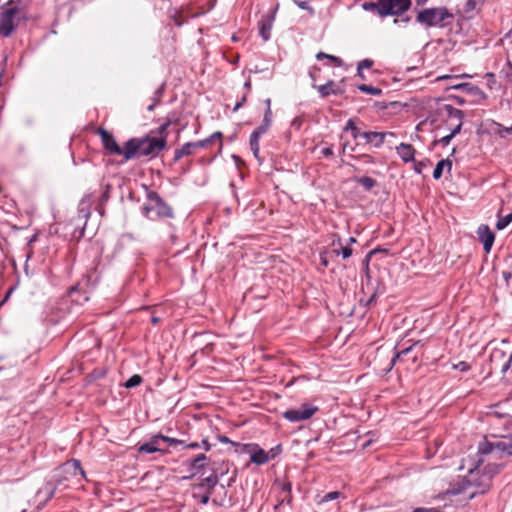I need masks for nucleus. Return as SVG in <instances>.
Returning a JSON list of instances; mask_svg holds the SVG:
<instances>
[{
    "instance_id": "nucleus-1",
    "label": "nucleus",
    "mask_w": 512,
    "mask_h": 512,
    "mask_svg": "<svg viewBox=\"0 0 512 512\" xmlns=\"http://www.w3.org/2000/svg\"><path fill=\"white\" fill-rule=\"evenodd\" d=\"M482 463L483 459H470L467 467L468 476L452 485L448 493L451 495H459L465 493L471 486L475 487L476 490L468 493V499L474 498L477 494L486 493L492 485L493 477L499 472V466L496 464H488L480 470Z\"/></svg>"
},
{
    "instance_id": "nucleus-2",
    "label": "nucleus",
    "mask_w": 512,
    "mask_h": 512,
    "mask_svg": "<svg viewBox=\"0 0 512 512\" xmlns=\"http://www.w3.org/2000/svg\"><path fill=\"white\" fill-rule=\"evenodd\" d=\"M148 202L144 205L145 216L151 220L158 218H172L173 209L159 196L158 193L150 191L147 194Z\"/></svg>"
},
{
    "instance_id": "nucleus-3",
    "label": "nucleus",
    "mask_w": 512,
    "mask_h": 512,
    "mask_svg": "<svg viewBox=\"0 0 512 512\" xmlns=\"http://www.w3.org/2000/svg\"><path fill=\"white\" fill-rule=\"evenodd\" d=\"M30 2L31 0H9L6 3V8L0 14V35L9 37L14 32V18L21 9L17 4L26 7Z\"/></svg>"
},
{
    "instance_id": "nucleus-4",
    "label": "nucleus",
    "mask_w": 512,
    "mask_h": 512,
    "mask_svg": "<svg viewBox=\"0 0 512 512\" xmlns=\"http://www.w3.org/2000/svg\"><path fill=\"white\" fill-rule=\"evenodd\" d=\"M452 15L445 7L426 8L417 15V22L426 27L442 26L443 22Z\"/></svg>"
},
{
    "instance_id": "nucleus-5",
    "label": "nucleus",
    "mask_w": 512,
    "mask_h": 512,
    "mask_svg": "<svg viewBox=\"0 0 512 512\" xmlns=\"http://www.w3.org/2000/svg\"><path fill=\"white\" fill-rule=\"evenodd\" d=\"M411 6V0H381L380 17L401 16Z\"/></svg>"
},
{
    "instance_id": "nucleus-6",
    "label": "nucleus",
    "mask_w": 512,
    "mask_h": 512,
    "mask_svg": "<svg viewBox=\"0 0 512 512\" xmlns=\"http://www.w3.org/2000/svg\"><path fill=\"white\" fill-rule=\"evenodd\" d=\"M319 408L310 403H303L299 408L288 409L283 413V417L289 422H301L310 419Z\"/></svg>"
},
{
    "instance_id": "nucleus-7",
    "label": "nucleus",
    "mask_w": 512,
    "mask_h": 512,
    "mask_svg": "<svg viewBox=\"0 0 512 512\" xmlns=\"http://www.w3.org/2000/svg\"><path fill=\"white\" fill-rule=\"evenodd\" d=\"M57 476L61 478L57 481V486H59L62 480L68 481L70 477L76 478L77 480L85 478V472L79 460L71 459L59 468Z\"/></svg>"
},
{
    "instance_id": "nucleus-8",
    "label": "nucleus",
    "mask_w": 512,
    "mask_h": 512,
    "mask_svg": "<svg viewBox=\"0 0 512 512\" xmlns=\"http://www.w3.org/2000/svg\"><path fill=\"white\" fill-rule=\"evenodd\" d=\"M167 144L165 137H145L139 139L140 155L156 156L160 151L165 149Z\"/></svg>"
},
{
    "instance_id": "nucleus-9",
    "label": "nucleus",
    "mask_w": 512,
    "mask_h": 512,
    "mask_svg": "<svg viewBox=\"0 0 512 512\" xmlns=\"http://www.w3.org/2000/svg\"><path fill=\"white\" fill-rule=\"evenodd\" d=\"M244 451L250 455V460L256 465H263L267 463L274 455H270L257 444H244Z\"/></svg>"
},
{
    "instance_id": "nucleus-10",
    "label": "nucleus",
    "mask_w": 512,
    "mask_h": 512,
    "mask_svg": "<svg viewBox=\"0 0 512 512\" xmlns=\"http://www.w3.org/2000/svg\"><path fill=\"white\" fill-rule=\"evenodd\" d=\"M279 8V4L276 3L270 10L269 14L262 17L259 22V35L264 41H268L271 37V30L275 21V15Z\"/></svg>"
},
{
    "instance_id": "nucleus-11",
    "label": "nucleus",
    "mask_w": 512,
    "mask_h": 512,
    "mask_svg": "<svg viewBox=\"0 0 512 512\" xmlns=\"http://www.w3.org/2000/svg\"><path fill=\"white\" fill-rule=\"evenodd\" d=\"M445 117H446V125L450 131L457 125L461 123L463 125V111L453 107L452 105L446 104L442 109Z\"/></svg>"
},
{
    "instance_id": "nucleus-12",
    "label": "nucleus",
    "mask_w": 512,
    "mask_h": 512,
    "mask_svg": "<svg viewBox=\"0 0 512 512\" xmlns=\"http://www.w3.org/2000/svg\"><path fill=\"white\" fill-rule=\"evenodd\" d=\"M477 238L483 244V249L486 253H489L495 241V234L486 224H481L477 231Z\"/></svg>"
},
{
    "instance_id": "nucleus-13",
    "label": "nucleus",
    "mask_w": 512,
    "mask_h": 512,
    "mask_svg": "<svg viewBox=\"0 0 512 512\" xmlns=\"http://www.w3.org/2000/svg\"><path fill=\"white\" fill-rule=\"evenodd\" d=\"M395 134L393 132H363L361 134V137L366 140L368 144H371L375 148H380L384 142L387 136H394Z\"/></svg>"
},
{
    "instance_id": "nucleus-14",
    "label": "nucleus",
    "mask_w": 512,
    "mask_h": 512,
    "mask_svg": "<svg viewBox=\"0 0 512 512\" xmlns=\"http://www.w3.org/2000/svg\"><path fill=\"white\" fill-rule=\"evenodd\" d=\"M98 134L101 137V141L105 149L114 154L121 152V147L117 144L114 136L111 133L103 128H100L98 130Z\"/></svg>"
},
{
    "instance_id": "nucleus-15",
    "label": "nucleus",
    "mask_w": 512,
    "mask_h": 512,
    "mask_svg": "<svg viewBox=\"0 0 512 512\" xmlns=\"http://www.w3.org/2000/svg\"><path fill=\"white\" fill-rule=\"evenodd\" d=\"M161 439H159V433L153 435L149 441L146 443L141 444L138 447L139 453H155V452H166L164 448L161 447Z\"/></svg>"
},
{
    "instance_id": "nucleus-16",
    "label": "nucleus",
    "mask_w": 512,
    "mask_h": 512,
    "mask_svg": "<svg viewBox=\"0 0 512 512\" xmlns=\"http://www.w3.org/2000/svg\"><path fill=\"white\" fill-rule=\"evenodd\" d=\"M137 153L140 154L139 139L132 138L125 143L124 148H121V152L117 155H122L128 161L134 158Z\"/></svg>"
},
{
    "instance_id": "nucleus-17",
    "label": "nucleus",
    "mask_w": 512,
    "mask_h": 512,
    "mask_svg": "<svg viewBox=\"0 0 512 512\" xmlns=\"http://www.w3.org/2000/svg\"><path fill=\"white\" fill-rule=\"evenodd\" d=\"M497 360H503V364L500 368L502 374H505L511 367L512 354H507L503 350H494L491 354V361L494 363Z\"/></svg>"
},
{
    "instance_id": "nucleus-18",
    "label": "nucleus",
    "mask_w": 512,
    "mask_h": 512,
    "mask_svg": "<svg viewBox=\"0 0 512 512\" xmlns=\"http://www.w3.org/2000/svg\"><path fill=\"white\" fill-rule=\"evenodd\" d=\"M208 462V457L205 454H199L189 462L190 471L192 475L200 474L204 475V470Z\"/></svg>"
},
{
    "instance_id": "nucleus-19",
    "label": "nucleus",
    "mask_w": 512,
    "mask_h": 512,
    "mask_svg": "<svg viewBox=\"0 0 512 512\" xmlns=\"http://www.w3.org/2000/svg\"><path fill=\"white\" fill-rule=\"evenodd\" d=\"M317 91L319 92L320 96L322 98H326L330 95H340L342 94V90L338 88L336 83L332 80L328 81L327 83L319 86H314Z\"/></svg>"
},
{
    "instance_id": "nucleus-20",
    "label": "nucleus",
    "mask_w": 512,
    "mask_h": 512,
    "mask_svg": "<svg viewBox=\"0 0 512 512\" xmlns=\"http://www.w3.org/2000/svg\"><path fill=\"white\" fill-rule=\"evenodd\" d=\"M398 156L404 161V162H411L414 161L415 157V149L412 145L407 143H401L398 147H396Z\"/></svg>"
},
{
    "instance_id": "nucleus-21",
    "label": "nucleus",
    "mask_w": 512,
    "mask_h": 512,
    "mask_svg": "<svg viewBox=\"0 0 512 512\" xmlns=\"http://www.w3.org/2000/svg\"><path fill=\"white\" fill-rule=\"evenodd\" d=\"M450 88L455 89V90H461V91H464V92L474 95V96H478V95L483 96L484 95L482 90L478 86H476L472 83H456V84H452L450 86Z\"/></svg>"
},
{
    "instance_id": "nucleus-22",
    "label": "nucleus",
    "mask_w": 512,
    "mask_h": 512,
    "mask_svg": "<svg viewBox=\"0 0 512 512\" xmlns=\"http://www.w3.org/2000/svg\"><path fill=\"white\" fill-rule=\"evenodd\" d=\"M222 133L220 131H216L213 134H211L208 138H205L203 140L195 141V145L197 149L206 148L208 145L218 142L219 148H222Z\"/></svg>"
},
{
    "instance_id": "nucleus-23",
    "label": "nucleus",
    "mask_w": 512,
    "mask_h": 512,
    "mask_svg": "<svg viewBox=\"0 0 512 512\" xmlns=\"http://www.w3.org/2000/svg\"><path fill=\"white\" fill-rule=\"evenodd\" d=\"M196 149L197 147L195 142L185 143L181 148L175 150L173 158L174 162L179 161L184 156L192 155Z\"/></svg>"
},
{
    "instance_id": "nucleus-24",
    "label": "nucleus",
    "mask_w": 512,
    "mask_h": 512,
    "mask_svg": "<svg viewBox=\"0 0 512 512\" xmlns=\"http://www.w3.org/2000/svg\"><path fill=\"white\" fill-rule=\"evenodd\" d=\"M262 135H264V133H260L256 129L250 135V139H249L250 148H251V151L253 152V155L256 158H259V153H260L259 141H260V138Z\"/></svg>"
},
{
    "instance_id": "nucleus-25",
    "label": "nucleus",
    "mask_w": 512,
    "mask_h": 512,
    "mask_svg": "<svg viewBox=\"0 0 512 512\" xmlns=\"http://www.w3.org/2000/svg\"><path fill=\"white\" fill-rule=\"evenodd\" d=\"M496 451L495 442L483 441L479 443L478 453L476 455L477 459H482L481 456L488 455L492 452Z\"/></svg>"
},
{
    "instance_id": "nucleus-26",
    "label": "nucleus",
    "mask_w": 512,
    "mask_h": 512,
    "mask_svg": "<svg viewBox=\"0 0 512 512\" xmlns=\"http://www.w3.org/2000/svg\"><path fill=\"white\" fill-rule=\"evenodd\" d=\"M495 447L496 451L512 456V434L507 437L506 441L495 442Z\"/></svg>"
},
{
    "instance_id": "nucleus-27",
    "label": "nucleus",
    "mask_w": 512,
    "mask_h": 512,
    "mask_svg": "<svg viewBox=\"0 0 512 512\" xmlns=\"http://www.w3.org/2000/svg\"><path fill=\"white\" fill-rule=\"evenodd\" d=\"M451 167H452V162L448 158L440 160L436 164V167L434 168V171H433L434 179H440L443 174L444 168H448V170H451Z\"/></svg>"
},
{
    "instance_id": "nucleus-28",
    "label": "nucleus",
    "mask_w": 512,
    "mask_h": 512,
    "mask_svg": "<svg viewBox=\"0 0 512 512\" xmlns=\"http://www.w3.org/2000/svg\"><path fill=\"white\" fill-rule=\"evenodd\" d=\"M218 483V476L212 472L208 476L202 479V482L200 483L201 488H207V491H210L217 485Z\"/></svg>"
},
{
    "instance_id": "nucleus-29",
    "label": "nucleus",
    "mask_w": 512,
    "mask_h": 512,
    "mask_svg": "<svg viewBox=\"0 0 512 512\" xmlns=\"http://www.w3.org/2000/svg\"><path fill=\"white\" fill-rule=\"evenodd\" d=\"M272 123V110L266 109L263 117L262 123L256 128L260 133H266Z\"/></svg>"
},
{
    "instance_id": "nucleus-30",
    "label": "nucleus",
    "mask_w": 512,
    "mask_h": 512,
    "mask_svg": "<svg viewBox=\"0 0 512 512\" xmlns=\"http://www.w3.org/2000/svg\"><path fill=\"white\" fill-rule=\"evenodd\" d=\"M491 130L495 134L499 135L500 137L512 135V125L509 127H505V126L501 125L500 123L492 121L491 122Z\"/></svg>"
},
{
    "instance_id": "nucleus-31",
    "label": "nucleus",
    "mask_w": 512,
    "mask_h": 512,
    "mask_svg": "<svg viewBox=\"0 0 512 512\" xmlns=\"http://www.w3.org/2000/svg\"><path fill=\"white\" fill-rule=\"evenodd\" d=\"M461 131V123H458L457 125H455V127L452 129V131H450L449 134L441 137L438 141H436L435 143H439L443 146H447L449 145V143L451 142V140L458 134L460 133Z\"/></svg>"
},
{
    "instance_id": "nucleus-32",
    "label": "nucleus",
    "mask_w": 512,
    "mask_h": 512,
    "mask_svg": "<svg viewBox=\"0 0 512 512\" xmlns=\"http://www.w3.org/2000/svg\"><path fill=\"white\" fill-rule=\"evenodd\" d=\"M344 131H350L351 132V135L354 139H357L358 137H361V132L360 130L358 129V127L356 126V121L354 118H350L344 128H343Z\"/></svg>"
},
{
    "instance_id": "nucleus-33",
    "label": "nucleus",
    "mask_w": 512,
    "mask_h": 512,
    "mask_svg": "<svg viewBox=\"0 0 512 512\" xmlns=\"http://www.w3.org/2000/svg\"><path fill=\"white\" fill-rule=\"evenodd\" d=\"M355 181L360 184L366 191H370L376 186L377 183L375 179L368 176L358 177L355 179Z\"/></svg>"
},
{
    "instance_id": "nucleus-34",
    "label": "nucleus",
    "mask_w": 512,
    "mask_h": 512,
    "mask_svg": "<svg viewBox=\"0 0 512 512\" xmlns=\"http://www.w3.org/2000/svg\"><path fill=\"white\" fill-rule=\"evenodd\" d=\"M362 8L365 11H370L376 13L380 17L381 13V0H378V2H364L362 4Z\"/></svg>"
},
{
    "instance_id": "nucleus-35",
    "label": "nucleus",
    "mask_w": 512,
    "mask_h": 512,
    "mask_svg": "<svg viewBox=\"0 0 512 512\" xmlns=\"http://www.w3.org/2000/svg\"><path fill=\"white\" fill-rule=\"evenodd\" d=\"M418 345H422L420 341H416L412 345H410L409 347L403 348L401 351L397 352L395 354V356L393 357V359H392V366L395 364V362L397 360L401 359L402 356H405L408 353H410L412 351V349L414 347L418 346Z\"/></svg>"
},
{
    "instance_id": "nucleus-36",
    "label": "nucleus",
    "mask_w": 512,
    "mask_h": 512,
    "mask_svg": "<svg viewBox=\"0 0 512 512\" xmlns=\"http://www.w3.org/2000/svg\"><path fill=\"white\" fill-rule=\"evenodd\" d=\"M336 256H342L343 259H348L351 257L353 250L348 245L340 246L339 249H333L332 251Z\"/></svg>"
},
{
    "instance_id": "nucleus-37",
    "label": "nucleus",
    "mask_w": 512,
    "mask_h": 512,
    "mask_svg": "<svg viewBox=\"0 0 512 512\" xmlns=\"http://www.w3.org/2000/svg\"><path fill=\"white\" fill-rule=\"evenodd\" d=\"M361 92L363 93H367V94H371V95H381L382 94V90L380 88H377V87H373L371 85H367V84H361L357 87Z\"/></svg>"
},
{
    "instance_id": "nucleus-38",
    "label": "nucleus",
    "mask_w": 512,
    "mask_h": 512,
    "mask_svg": "<svg viewBox=\"0 0 512 512\" xmlns=\"http://www.w3.org/2000/svg\"><path fill=\"white\" fill-rule=\"evenodd\" d=\"M170 18L178 27H181L186 22V20L182 17L181 10L174 9L173 12H171L170 14Z\"/></svg>"
},
{
    "instance_id": "nucleus-39",
    "label": "nucleus",
    "mask_w": 512,
    "mask_h": 512,
    "mask_svg": "<svg viewBox=\"0 0 512 512\" xmlns=\"http://www.w3.org/2000/svg\"><path fill=\"white\" fill-rule=\"evenodd\" d=\"M512 222V212L504 217H500L496 222L497 230L505 229Z\"/></svg>"
},
{
    "instance_id": "nucleus-40",
    "label": "nucleus",
    "mask_w": 512,
    "mask_h": 512,
    "mask_svg": "<svg viewBox=\"0 0 512 512\" xmlns=\"http://www.w3.org/2000/svg\"><path fill=\"white\" fill-rule=\"evenodd\" d=\"M142 383V377L138 374L131 376L124 384L125 388H134Z\"/></svg>"
},
{
    "instance_id": "nucleus-41",
    "label": "nucleus",
    "mask_w": 512,
    "mask_h": 512,
    "mask_svg": "<svg viewBox=\"0 0 512 512\" xmlns=\"http://www.w3.org/2000/svg\"><path fill=\"white\" fill-rule=\"evenodd\" d=\"M316 58L318 60H322V59H328L330 60L331 62H333L336 66H341L342 65V60L334 55H329V54H326L324 52H319L317 55H316Z\"/></svg>"
},
{
    "instance_id": "nucleus-42",
    "label": "nucleus",
    "mask_w": 512,
    "mask_h": 512,
    "mask_svg": "<svg viewBox=\"0 0 512 512\" xmlns=\"http://www.w3.org/2000/svg\"><path fill=\"white\" fill-rule=\"evenodd\" d=\"M341 496L339 491H331L326 493L319 501V504L326 503L338 499Z\"/></svg>"
},
{
    "instance_id": "nucleus-43",
    "label": "nucleus",
    "mask_w": 512,
    "mask_h": 512,
    "mask_svg": "<svg viewBox=\"0 0 512 512\" xmlns=\"http://www.w3.org/2000/svg\"><path fill=\"white\" fill-rule=\"evenodd\" d=\"M159 439H161L162 442L167 443L170 446L184 445V441L183 440H179V439H176V438L164 436V435H162L160 433H159Z\"/></svg>"
},
{
    "instance_id": "nucleus-44",
    "label": "nucleus",
    "mask_w": 512,
    "mask_h": 512,
    "mask_svg": "<svg viewBox=\"0 0 512 512\" xmlns=\"http://www.w3.org/2000/svg\"><path fill=\"white\" fill-rule=\"evenodd\" d=\"M293 1L300 9L307 10L310 13V15L315 14V10L309 5V3L307 1H302V0H293Z\"/></svg>"
},
{
    "instance_id": "nucleus-45",
    "label": "nucleus",
    "mask_w": 512,
    "mask_h": 512,
    "mask_svg": "<svg viewBox=\"0 0 512 512\" xmlns=\"http://www.w3.org/2000/svg\"><path fill=\"white\" fill-rule=\"evenodd\" d=\"M55 490H56V487L51 483H47L44 486L43 491H45L47 494V498H46L47 501L53 498V496L55 494Z\"/></svg>"
},
{
    "instance_id": "nucleus-46",
    "label": "nucleus",
    "mask_w": 512,
    "mask_h": 512,
    "mask_svg": "<svg viewBox=\"0 0 512 512\" xmlns=\"http://www.w3.org/2000/svg\"><path fill=\"white\" fill-rule=\"evenodd\" d=\"M374 62L371 59H364L358 63L357 71L360 73V70L369 69L373 66Z\"/></svg>"
},
{
    "instance_id": "nucleus-47",
    "label": "nucleus",
    "mask_w": 512,
    "mask_h": 512,
    "mask_svg": "<svg viewBox=\"0 0 512 512\" xmlns=\"http://www.w3.org/2000/svg\"><path fill=\"white\" fill-rule=\"evenodd\" d=\"M471 368L470 364L466 361H460L457 364L453 365V369L459 370L461 372H467Z\"/></svg>"
},
{
    "instance_id": "nucleus-48",
    "label": "nucleus",
    "mask_w": 512,
    "mask_h": 512,
    "mask_svg": "<svg viewBox=\"0 0 512 512\" xmlns=\"http://www.w3.org/2000/svg\"><path fill=\"white\" fill-rule=\"evenodd\" d=\"M169 125H170L169 120L164 122L163 124H161L157 129V134L160 137H165L167 139V128L169 127Z\"/></svg>"
},
{
    "instance_id": "nucleus-49",
    "label": "nucleus",
    "mask_w": 512,
    "mask_h": 512,
    "mask_svg": "<svg viewBox=\"0 0 512 512\" xmlns=\"http://www.w3.org/2000/svg\"><path fill=\"white\" fill-rule=\"evenodd\" d=\"M492 417H495L496 419L503 418L504 419V426L508 428V426L512 423L511 416L508 414H499L498 412H495Z\"/></svg>"
},
{
    "instance_id": "nucleus-50",
    "label": "nucleus",
    "mask_w": 512,
    "mask_h": 512,
    "mask_svg": "<svg viewBox=\"0 0 512 512\" xmlns=\"http://www.w3.org/2000/svg\"><path fill=\"white\" fill-rule=\"evenodd\" d=\"M282 492L285 493V496L283 497L282 502H284L286 499H288V501H289L290 500V492H291V484L289 482L283 483Z\"/></svg>"
},
{
    "instance_id": "nucleus-51",
    "label": "nucleus",
    "mask_w": 512,
    "mask_h": 512,
    "mask_svg": "<svg viewBox=\"0 0 512 512\" xmlns=\"http://www.w3.org/2000/svg\"><path fill=\"white\" fill-rule=\"evenodd\" d=\"M210 494L211 492L210 491H207L206 493L202 494V495H196L194 494V497L195 498H199V502L203 505H206L208 504L209 502V499H210Z\"/></svg>"
},
{
    "instance_id": "nucleus-52",
    "label": "nucleus",
    "mask_w": 512,
    "mask_h": 512,
    "mask_svg": "<svg viewBox=\"0 0 512 512\" xmlns=\"http://www.w3.org/2000/svg\"><path fill=\"white\" fill-rule=\"evenodd\" d=\"M478 4V0H467L466 4H465V11L466 12H469V11H472L476 8Z\"/></svg>"
},
{
    "instance_id": "nucleus-53",
    "label": "nucleus",
    "mask_w": 512,
    "mask_h": 512,
    "mask_svg": "<svg viewBox=\"0 0 512 512\" xmlns=\"http://www.w3.org/2000/svg\"><path fill=\"white\" fill-rule=\"evenodd\" d=\"M412 512H442V511L438 508L418 507V508L413 509Z\"/></svg>"
},
{
    "instance_id": "nucleus-54",
    "label": "nucleus",
    "mask_w": 512,
    "mask_h": 512,
    "mask_svg": "<svg viewBox=\"0 0 512 512\" xmlns=\"http://www.w3.org/2000/svg\"><path fill=\"white\" fill-rule=\"evenodd\" d=\"M321 154L324 156V157H330L333 155V149L332 147H324L322 150H321Z\"/></svg>"
},
{
    "instance_id": "nucleus-55",
    "label": "nucleus",
    "mask_w": 512,
    "mask_h": 512,
    "mask_svg": "<svg viewBox=\"0 0 512 512\" xmlns=\"http://www.w3.org/2000/svg\"><path fill=\"white\" fill-rule=\"evenodd\" d=\"M182 446L186 449H198L200 447V444L198 442H191L188 444L184 443V445Z\"/></svg>"
},
{
    "instance_id": "nucleus-56",
    "label": "nucleus",
    "mask_w": 512,
    "mask_h": 512,
    "mask_svg": "<svg viewBox=\"0 0 512 512\" xmlns=\"http://www.w3.org/2000/svg\"><path fill=\"white\" fill-rule=\"evenodd\" d=\"M320 262H321V265H323L324 267L328 266V260H327L325 253L320 254Z\"/></svg>"
},
{
    "instance_id": "nucleus-57",
    "label": "nucleus",
    "mask_w": 512,
    "mask_h": 512,
    "mask_svg": "<svg viewBox=\"0 0 512 512\" xmlns=\"http://www.w3.org/2000/svg\"><path fill=\"white\" fill-rule=\"evenodd\" d=\"M200 447H203L206 451H209L210 448H211V446H210V444H209L207 439H203L202 440V442L200 444Z\"/></svg>"
},
{
    "instance_id": "nucleus-58",
    "label": "nucleus",
    "mask_w": 512,
    "mask_h": 512,
    "mask_svg": "<svg viewBox=\"0 0 512 512\" xmlns=\"http://www.w3.org/2000/svg\"><path fill=\"white\" fill-rule=\"evenodd\" d=\"M503 278L507 282V284L510 283V280L512 279V271L511 272H503Z\"/></svg>"
},
{
    "instance_id": "nucleus-59",
    "label": "nucleus",
    "mask_w": 512,
    "mask_h": 512,
    "mask_svg": "<svg viewBox=\"0 0 512 512\" xmlns=\"http://www.w3.org/2000/svg\"><path fill=\"white\" fill-rule=\"evenodd\" d=\"M246 101V96H243L241 101L237 102L234 106V111H237L243 104L244 102Z\"/></svg>"
},
{
    "instance_id": "nucleus-60",
    "label": "nucleus",
    "mask_w": 512,
    "mask_h": 512,
    "mask_svg": "<svg viewBox=\"0 0 512 512\" xmlns=\"http://www.w3.org/2000/svg\"><path fill=\"white\" fill-rule=\"evenodd\" d=\"M13 291H14V287L9 288V290L7 291L5 297L2 300V302L0 303V305H2L4 302H6L8 300V298L10 297V295L12 294Z\"/></svg>"
},
{
    "instance_id": "nucleus-61",
    "label": "nucleus",
    "mask_w": 512,
    "mask_h": 512,
    "mask_svg": "<svg viewBox=\"0 0 512 512\" xmlns=\"http://www.w3.org/2000/svg\"><path fill=\"white\" fill-rule=\"evenodd\" d=\"M332 246H342L341 238L339 236H335V239L332 241Z\"/></svg>"
},
{
    "instance_id": "nucleus-62",
    "label": "nucleus",
    "mask_w": 512,
    "mask_h": 512,
    "mask_svg": "<svg viewBox=\"0 0 512 512\" xmlns=\"http://www.w3.org/2000/svg\"><path fill=\"white\" fill-rule=\"evenodd\" d=\"M409 21H410V17H408V16H405V17H403L401 19H397V18L394 19V23L395 24H398L400 22L408 23Z\"/></svg>"
},
{
    "instance_id": "nucleus-63",
    "label": "nucleus",
    "mask_w": 512,
    "mask_h": 512,
    "mask_svg": "<svg viewBox=\"0 0 512 512\" xmlns=\"http://www.w3.org/2000/svg\"><path fill=\"white\" fill-rule=\"evenodd\" d=\"M354 243H356V238H355V237H350V238L348 239V243H347V245L350 247V245H351V244H354Z\"/></svg>"
},
{
    "instance_id": "nucleus-64",
    "label": "nucleus",
    "mask_w": 512,
    "mask_h": 512,
    "mask_svg": "<svg viewBox=\"0 0 512 512\" xmlns=\"http://www.w3.org/2000/svg\"><path fill=\"white\" fill-rule=\"evenodd\" d=\"M265 104H266V109H271V99L270 98H267L265 100Z\"/></svg>"
}]
</instances>
